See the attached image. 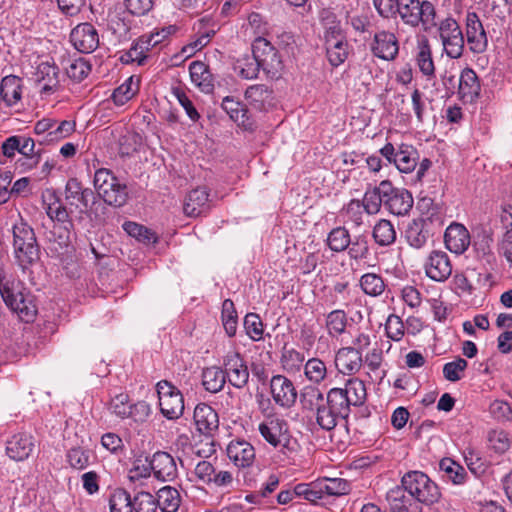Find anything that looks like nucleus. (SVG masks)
I'll return each mask as SVG.
<instances>
[{"label": "nucleus", "mask_w": 512, "mask_h": 512, "mask_svg": "<svg viewBox=\"0 0 512 512\" xmlns=\"http://www.w3.org/2000/svg\"><path fill=\"white\" fill-rule=\"evenodd\" d=\"M328 61L332 66L341 65L348 57V42L347 40L341 43H332L325 45Z\"/></svg>", "instance_id": "nucleus-56"}, {"label": "nucleus", "mask_w": 512, "mask_h": 512, "mask_svg": "<svg viewBox=\"0 0 512 512\" xmlns=\"http://www.w3.org/2000/svg\"><path fill=\"white\" fill-rule=\"evenodd\" d=\"M35 448V439L28 433H18L7 441L6 453L15 461L27 459Z\"/></svg>", "instance_id": "nucleus-21"}, {"label": "nucleus", "mask_w": 512, "mask_h": 512, "mask_svg": "<svg viewBox=\"0 0 512 512\" xmlns=\"http://www.w3.org/2000/svg\"><path fill=\"white\" fill-rule=\"evenodd\" d=\"M326 401L342 419L346 420L349 417L352 405L348 403L347 395L341 388L330 389L327 393Z\"/></svg>", "instance_id": "nucleus-41"}, {"label": "nucleus", "mask_w": 512, "mask_h": 512, "mask_svg": "<svg viewBox=\"0 0 512 512\" xmlns=\"http://www.w3.org/2000/svg\"><path fill=\"white\" fill-rule=\"evenodd\" d=\"M158 509L157 498L150 492L139 491L133 498V511L156 512Z\"/></svg>", "instance_id": "nucleus-54"}, {"label": "nucleus", "mask_w": 512, "mask_h": 512, "mask_svg": "<svg viewBox=\"0 0 512 512\" xmlns=\"http://www.w3.org/2000/svg\"><path fill=\"white\" fill-rule=\"evenodd\" d=\"M222 322L227 335L234 336L237 329V313L234 303L230 299L224 300L222 304Z\"/></svg>", "instance_id": "nucleus-51"}, {"label": "nucleus", "mask_w": 512, "mask_h": 512, "mask_svg": "<svg viewBox=\"0 0 512 512\" xmlns=\"http://www.w3.org/2000/svg\"><path fill=\"white\" fill-rule=\"evenodd\" d=\"M230 461L239 468H246L253 464L255 459L254 447L245 440H232L226 449Z\"/></svg>", "instance_id": "nucleus-20"}, {"label": "nucleus", "mask_w": 512, "mask_h": 512, "mask_svg": "<svg viewBox=\"0 0 512 512\" xmlns=\"http://www.w3.org/2000/svg\"><path fill=\"white\" fill-rule=\"evenodd\" d=\"M56 203L58 205L56 214L53 215V221H57L65 225L63 232H60L58 239H54V241H56L61 247H63L67 246L70 242L69 231L71 228L74 227L73 219L70 217V214L73 213V210L72 208H69L70 210L68 211V207L63 205L60 199L58 198L56 199Z\"/></svg>", "instance_id": "nucleus-33"}, {"label": "nucleus", "mask_w": 512, "mask_h": 512, "mask_svg": "<svg viewBox=\"0 0 512 512\" xmlns=\"http://www.w3.org/2000/svg\"><path fill=\"white\" fill-rule=\"evenodd\" d=\"M94 187L105 203L114 207H122L128 200V190L114 174L106 168H100L94 175Z\"/></svg>", "instance_id": "nucleus-4"}, {"label": "nucleus", "mask_w": 512, "mask_h": 512, "mask_svg": "<svg viewBox=\"0 0 512 512\" xmlns=\"http://www.w3.org/2000/svg\"><path fill=\"white\" fill-rule=\"evenodd\" d=\"M323 500L329 497H340L351 491V484L343 478L323 477L318 479Z\"/></svg>", "instance_id": "nucleus-32"}, {"label": "nucleus", "mask_w": 512, "mask_h": 512, "mask_svg": "<svg viewBox=\"0 0 512 512\" xmlns=\"http://www.w3.org/2000/svg\"><path fill=\"white\" fill-rule=\"evenodd\" d=\"M194 421L201 433L210 434L218 429L219 419L216 411L205 403L198 404L194 409Z\"/></svg>", "instance_id": "nucleus-26"}, {"label": "nucleus", "mask_w": 512, "mask_h": 512, "mask_svg": "<svg viewBox=\"0 0 512 512\" xmlns=\"http://www.w3.org/2000/svg\"><path fill=\"white\" fill-rule=\"evenodd\" d=\"M221 107L236 123L244 124L248 119V111L245 105L234 100L232 97H225L222 101Z\"/></svg>", "instance_id": "nucleus-50"}, {"label": "nucleus", "mask_w": 512, "mask_h": 512, "mask_svg": "<svg viewBox=\"0 0 512 512\" xmlns=\"http://www.w3.org/2000/svg\"><path fill=\"white\" fill-rule=\"evenodd\" d=\"M361 352L352 347H343L338 350L335 356V366L338 371L345 375L357 373L362 367Z\"/></svg>", "instance_id": "nucleus-23"}, {"label": "nucleus", "mask_w": 512, "mask_h": 512, "mask_svg": "<svg viewBox=\"0 0 512 512\" xmlns=\"http://www.w3.org/2000/svg\"><path fill=\"white\" fill-rule=\"evenodd\" d=\"M372 51L378 58L393 60L398 54L399 45L394 33L380 31L374 35Z\"/></svg>", "instance_id": "nucleus-24"}, {"label": "nucleus", "mask_w": 512, "mask_h": 512, "mask_svg": "<svg viewBox=\"0 0 512 512\" xmlns=\"http://www.w3.org/2000/svg\"><path fill=\"white\" fill-rule=\"evenodd\" d=\"M401 484L407 493L418 501L419 505H433L441 497L437 484L421 471L407 472L402 477Z\"/></svg>", "instance_id": "nucleus-5"}, {"label": "nucleus", "mask_w": 512, "mask_h": 512, "mask_svg": "<svg viewBox=\"0 0 512 512\" xmlns=\"http://www.w3.org/2000/svg\"><path fill=\"white\" fill-rule=\"evenodd\" d=\"M351 243V236L345 227H336L330 231L327 244L333 252L345 251Z\"/></svg>", "instance_id": "nucleus-47"}, {"label": "nucleus", "mask_w": 512, "mask_h": 512, "mask_svg": "<svg viewBox=\"0 0 512 512\" xmlns=\"http://www.w3.org/2000/svg\"><path fill=\"white\" fill-rule=\"evenodd\" d=\"M123 228L128 235L146 245L155 244L158 241L157 235L152 230L138 223L128 221L124 223Z\"/></svg>", "instance_id": "nucleus-48"}, {"label": "nucleus", "mask_w": 512, "mask_h": 512, "mask_svg": "<svg viewBox=\"0 0 512 512\" xmlns=\"http://www.w3.org/2000/svg\"><path fill=\"white\" fill-rule=\"evenodd\" d=\"M158 508L162 512H176L181 504L179 491L172 486H164L157 492Z\"/></svg>", "instance_id": "nucleus-36"}, {"label": "nucleus", "mask_w": 512, "mask_h": 512, "mask_svg": "<svg viewBox=\"0 0 512 512\" xmlns=\"http://www.w3.org/2000/svg\"><path fill=\"white\" fill-rule=\"evenodd\" d=\"M439 31L446 54L452 59L461 57L464 49V36L458 23L452 18H447L441 22Z\"/></svg>", "instance_id": "nucleus-9"}, {"label": "nucleus", "mask_w": 512, "mask_h": 512, "mask_svg": "<svg viewBox=\"0 0 512 512\" xmlns=\"http://www.w3.org/2000/svg\"><path fill=\"white\" fill-rule=\"evenodd\" d=\"M0 93L7 107L16 104L21 99V79L14 75L5 76L1 80Z\"/></svg>", "instance_id": "nucleus-34"}, {"label": "nucleus", "mask_w": 512, "mask_h": 512, "mask_svg": "<svg viewBox=\"0 0 512 512\" xmlns=\"http://www.w3.org/2000/svg\"><path fill=\"white\" fill-rule=\"evenodd\" d=\"M341 389L347 395L348 403L353 407L362 406L367 399L365 383L358 378L349 379Z\"/></svg>", "instance_id": "nucleus-40"}, {"label": "nucleus", "mask_w": 512, "mask_h": 512, "mask_svg": "<svg viewBox=\"0 0 512 512\" xmlns=\"http://www.w3.org/2000/svg\"><path fill=\"white\" fill-rule=\"evenodd\" d=\"M192 82L203 92L209 93L213 90V78L209 67L201 61H193L189 66Z\"/></svg>", "instance_id": "nucleus-30"}, {"label": "nucleus", "mask_w": 512, "mask_h": 512, "mask_svg": "<svg viewBox=\"0 0 512 512\" xmlns=\"http://www.w3.org/2000/svg\"><path fill=\"white\" fill-rule=\"evenodd\" d=\"M481 85L476 72L471 68L462 70L458 80V96L463 103H473L480 95Z\"/></svg>", "instance_id": "nucleus-19"}, {"label": "nucleus", "mask_w": 512, "mask_h": 512, "mask_svg": "<svg viewBox=\"0 0 512 512\" xmlns=\"http://www.w3.org/2000/svg\"><path fill=\"white\" fill-rule=\"evenodd\" d=\"M13 254L17 264L24 270L40 259V247L34 229L21 220L12 227Z\"/></svg>", "instance_id": "nucleus-3"}, {"label": "nucleus", "mask_w": 512, "mask_h": 512, "mask_svg": "<svg viewBox=\"0 0 512 512\" xmlns=\"http://www.w3.org/2000/svg\"><path fill=\"white\" fill-rule=\"evenodd\" d=\"M468 363L465 359L458 357L452 362H448L443 367V375L446 380L451 382L459 381L463 377Z\"/></svg>", "instance_id": "nucleus-58"}, {"label": "nucleus", "mask_w": 512, "mask_h": 512, "mask_svg": "<svg viewBox=\"0 0 512 512\" xmlns=\"http://www.w3.org/2000/svg\"><path fill=\"white\" fill-rule=\"evenodd\" d=\"M137 91L138 83H134L133 77H130L114 90L112 100L118 106L124 105L137 93Z\"/></svg>", "instance_id": "nucleus-53"}, {"label": "nucleus", "mask_w": 512, "mask_h": 512, "mask_svg": "<svg viewBox=\"0 0 512 512\" xmlns=\"http://www.w3.org/2000/svg\"><path fill=\"white\" fill-rule=\"evenodd\" d=\"M94 198V192L89 188H83L76 178H70L65 186V200L69 208L79 207V204L87 208L89 198Z\"/></svg>", "instance_id": "nucleus-25"}, {"label": "nucleus", "mask_w": 512, "mask_h": 512, "mask_svg": "<svg viewBox=\"0 0 512 512\" xmlns=\"http://www.w3.org/2000/svg\"><path fill=\"white\" fill-rule=\"evenodd\" d=\"M347 316L343 310H334L327 315L326 326L332 336H337L345 331Z\"/></svg>", "instance_id": "nucleus-57"}, {"label": "nucleus", "mask_w": 512, "mask_h": 512, "mask_svg": "<svg viewBox=\"0 0 512 512\" xmlns=\"http://www.w3.org/2000/svg\"><path fill=\"white\" fill-rule=\"evenodd\" d=\"M226 381L237 388H244L249 381V370L242 355L237 351H230L223 360Z\"/></svg>", "instance_id": "nucleus-10"}, {"label": "nucleus", "mask_w": 512, "mask_h": 512, "mask_svg": "<svg viewBox=\"0 0 512 512\" xmlns=\"http://www.w3.org/2000/svg\"><path fill=\"white\" fill-rule=\"evenodd\" d=\"M111 512H133V499L123 488L115 489L109 499Z\"/></svg>", "instance_id": "nucleus-46"}, {"label": "nucleus", "mask_w": 512, "mask_h": 512, "mask_svg": "<svg viewBox=\"0 0 512 512\" xmlns=\"http://www.w3.org/2000/svg\"><path fill=\"white\" fill-rule=\"evenodd\" d=\"M67 461L72 468L82 470L90 461V453L80 447L72 448L67 453Z\"/></svg>", "instance_id": "nucleus-64"}, {"label": "nucleus", "mask_w": 512, "mask_h": 512, "mask_svg": "<svg viewBox=\"0 0 512 512\" xmlns=\"http://www.w3.org/2000/svg\"><path fill=\"white\" fill-rule=\"evenodd\" d=\"M388 180H383L378 186L367 190L364 194L362 204L364 211L369 215L377 214L381 206H384V198L387 196Z\"/></svg>", "instance_id": "nucleus-28"}, {"label": "nucleus", "mask_w": 512, "mask_h": 512, "mask_svg": "<svg viewBox=\"0 0 512 512\" xmlns=\"http://www.w3.org/2000/svg\"><path fill=\"white\" fill-rule=\"evenodd\" d=\"M327 374L325 363L319 358H311L305 364V376L313 383L322 382Z\"/></svg>", "instance_id": "nucleus-55"}, {"label": "nucleus", "mask_w": 512, "mask_h": 512, "mask_svg": "<svg viewBox=\"0 0 512 512\" xmlns=\"http://www.w3.org/2000/svg\"><path fill=\"white\" fill-rule=\"evenodd\" d=\"M443 218V211L439 209L434 212H429L427 215H420L415 219L434 235L443 226Z\"/></svg>", "instance_id": "nucleus-62"}, {"label": "nucleus", "mask_w": 512, "mask_h": 512, "mask_svg": "<svg viewBox=\"0 0 512 512\" xmlns=\"http://www.w3.org/2000/svg\"><path fill=\"white\" fill-rule=\"evenodd\" d=\"M439 468L444 472L447 479L455 485H461L466 480L467 472L465 468L451 458H443L439 463Z\"/></svg>", "instance_id": "nucleus-44"}, {"label": "nucleus", "mask_w": 512, "mask_h": 512, "mask_svg": "<svg viewBox=\"0 0 512 512\" xmlns=\"http://www.w3.org/2000/svg\"><path fill=\"white\" fill-rule=\"evenodd\" d=\"M373 238L380 246H389L396 241V230L386 219L379 220L373 229Z\"/></svg>", "instance_id": "nucleus-43"}, {"label": "nucleus", "mask_w": 512, "mask_h": 512, "mask_svg": "<svg viewBox=\"0 0 512 512\" xmlns=\"http://www.w3.org/2000/svg\"><path fill=\"white\" fill-rule=\"evenodd\" d=\"M296 497L303 498L312 504H323L320 485L318 479L310 483H299L295 486Z\"/></svg>", "instance_id": "nucleus-45"}, {"label": "nucleus", "mask_w": 512, "mask_h": 512, "mask_svg": "<svg viewBox=\"0 0 512 512\" xmlns=\"http://www.w3.org/2000/svg\"><path fill=\"white\" fill-rule=\"evenodd\" d=\"M433 236L423 224H420L416 219H413L405 230V238L408 244L416 249H420L425 246L428 239Z\"/></svg>", "instance_id": "nucleus-37"}, {"label": "nucleus", "mask_w": 512, "mask_h": 512, "mask_svg": "<svg viewBox=\"0 0 512 512\" xmlns=\"http://www.w3.org/2000/svg\"><path fill=\"white\" fill-rule=\"evenodd\" d=\"M412 194L406 189L395 188L388 181L387 196L384 198V207L393 215L403 216L413 207Z\"/></svg>", "instance_id": "nucleus-12"}, {"label": "nucleus", "mask_w": 512, "mask_h": 512, "mask_svg": "<svg viewBox=\"0 0 512 512\" xmlns=\"http://www.w3.org/2000/svg\"><path fill=\"white\" fill-rule=\"evenodd\" d=\"M65 70L70 79L81 82L88 76L91 71V66L86 59L78 57L76 59H68Z\"/></svg>", "instance_id": "nucleus-49"}, {"label": "nucleus", "mask_w": 512, "mask_h": 512, "mask_svg": "<svg viewBox=\"0 0 512 512\" xmlns=\"http://www.w3.org/2000/svg\"><path fill=\"white\" fill-rule=\"evenodd\" d=\"M129 397L125 393L116 395L110 403V409L116 416L124 419L132 415L133 406L128 403Z\"/></svg>", "instance_id": "nucleus-61"}, {"label": "nucleus", "mask_w": 512, "mask_h": 512, "mask_svg": "<svg viewBox=\"0 0 512 512\" xmlns=\"http://www.w3.org/2000/svg\"><path fill=\"white\" fill-rule=\"evenodd\" d=\"M153 476L162 482H171L178 477V468L174 457L165 451H157L150 458Z\"/></svg>", "instance_id": "nucleus-14"}, {"label": "nucleus", "mask_w": 512, "mask_h": 512, "mask_svg": "<svg viewBox=\"0 0 512 512\" xmlns=\"http://www.w3.org/2000/svg\"><path fill=\"white\" fill-rule=\"evenodd\" d=\"M470 240V234L466 227L456 222L450 224L444 234L446 248L458 255L468 249Z\"/></svg>", "instance_id": "nucleus-18"}, {"label": "nucleus", "mask_w": 512, "mask_h": 512, "mask_svg": "<svg viewBox=\"0 0 512 512\" xmlns=\"http://www.w3.org/2000/svg\"><path fill=\"white\" fill-rule=\"evenodd\" d=\"M270 392L274 402L284 409L293 407L298 396L293 382L280 374L274 375L271 378Z\"/></svg>", "instance_id": "nucleus-11"}, {"label": "nucleus", "mask_w": 512, "mask_h": 512, "mask_svg": "<svg viewBox=\"0 0 512 512\" xmlns=\"http://www.w3.org/2000/svg\"><path fill=\"white\" fill-rule=\"evenodd\" d=\"M0 294L5 304L19 318L27 323L32 322L37 314L35 298L24 286V283L12 274L0 269Z\"/></svg>", "instance_id": "nucleus-2"}, {"label": "nucleus", "mask_w": 512, "mask_h": 512, "mask_svg": "<svg viewBox=\"0 0 512 512\" xmlns=\"http://www.w3.org/2000/svg\"><path fill=\"white\" fill-rule=\"evenodd\" d=\"M418 159L419 154L413 146L401 145L394 159V164L400 172L410 173L417 166Z\"/></svg>", "instance_id": "nucleus-35"}, {"label": "nucleus", "mask_w": 512, "mask_h": 512, "mask_svg": "<svg viewBox=\"0 0 512 512\" xmlns=\"http://www.w3.org/2000/svg\"><path fill=\"white\" fill-rule=\"evenodd\" d=\"M252 56L266 74L275 75L282 68V61L275 47L265 38L257 37L252 43Z\"/></svg>", "instance_id": "nucleus-8"}, {"label": "nucleus", "mask_w": 512, "mask_h": 512, "mask_svg": "<svg viewBox=\"0 0 512 512\" xmlns=\"http://www.w3.org/2000/svg\"><path fill=\"white\" fill-rule=\"evenodd\" d=\"M386 500L392 512H422V506L407 493L402 484L390 489L387 492Z\"/></svg>", "instance_id": "nucleus-16"}, {"label": "nucleus", "mask_w": 512, "mask_h": 512, "mask_svg": "<svg viewBox=\"0 0 512 512\" xmlns=\"http://www.w3.org/2000/svg\"><path fill=\"white\" fill-rule=\"evenodd\" d=\"M238 74L245 79H254L258 76L259 70L262 66L252 57H246L237 61L235 67Z\"/></svg>", "instance_id": "nucleus-59"}, {"label": "nucleus", "mask_w": 512, "mask_h": 512, "mask_svg": "<svg viewBox=\"0 0 512 512\" xmlns=\"http://www.w3.org/2000/svg\"><path fill=\"white\" fill-rule=\"evenodd\" d=\"M360 286L363 292L370 296H378L385 289L382 277L375 273L364 274L360 279Z\"/></svg>", "instance_id": "nucleus-52"}, {"label": "nucleus", "mask_w": 512, "mask_h": 512, "mask_svg": "<svg viewBox=\"0 0 512 512\" xmlns=\"http://www.w3.org/2000/svg\"><path fill=\"white\" fill-rule=\"evenodd\" d=\"M259 433L274 448L290 449L291 435L286 420L276 416H269L259 424Z\"/></svg>", "instance_id": "nucleus-7"}, {"label": "nucleus", "mask_w": 512, "mask_h": 512, "mask_svg": "<svg viewBox=\"0 0 512 512\" xmlns=\"http://www.w3.org/2000/svg\"><path fill=\"white\" fill-rule=\"evenodd\" d=\"M245 98L257 110H265L272 105L273 91L264 84L249 86L245 91Z\"/></svg>", "instance_id": "nucleus-29"}, {"label": "nucleus", "mask_w": 512, "mask_h": 512, "mask_svg": "<svg viewBox=\"0 0 512 512\" xmlns=\"http://www.w3.org/2000/svg\"><path fill=\"white\" fill-rule=\"evenodd\" d=\"M160 411L167 419L174 420L182 416L184 398L180 390L167 380L156 384Z\"/></svg>", "instance_id": "nucleus-6"}, {"label": "nucleus", "mask_w": 512, "mask_h": 512, "mask_svg": "<svg viewBox=\"0 0 512 512\" xmlns=\"http://www.w3.org/2000/svg\"><path fill=\"white\" fill-rule=\"evenodd\" d=\"M244 328L248 336L258 341L263 335V324L260 317L255 313H248L244 318Z\"/></svg>", "instance_id": "nucleus-63"}, {"label": "nucleus", "mask_w": 512, "mask_h": 512, "mask_svg": "<svg viewBox=\"0 0 512 512\" xmlns=\"http://www.w3.org/2000/svg\"><path fill=\"white\" fill-rule=\"evenodd\" d=\"M341 416L326 402L317 405L316 423L325 431L333 430Z\"/></svg>", "instance_id": "nucleus-42"}, {"label": "nucleus", "mask_w": 512, "mask_h": 512, "mask_svg": "<svg viewBox=\"0 0 512 512\" xmlns=\"http://www.w3.org/2000/svg\"><path fill=\"white\" fill-rule=\"evenodd\" d=\"M226 383V374L220 367L212 366L203 369L202 385L211 393L221 391Z\"/></svg>", "instance_id": "nucleus-38"}, {"label": "nucleus", "mask_w": 512, "mask_h": 512, "mask_svg": "<svg viewBox=\"0 0 512 512\" xmlns=\"http://www.w3.org/2000/svg\"><path fill=\"white\" fill-rule=\"evenodd\" d=\"M304 354L293 349H287L286 347L283 348L282 356H281V363L283 367L288 371H297L300 369L303 361H304Z\"/></svg>", "instance_id": "nucleus-60"}, {"label": "nucleus", "mask_w": 512, "mask_h": 512, "mask_svg": "<svg viewBox=\"0 0 512 512\" xmlns=\"http://www.w3.org/2000/svg\"><path fill=\"white\" fill-rule=\"evenodd\" d=\"M378 13L386 18L399 15L402 21L412 27L422 24L424 30L436 25V12L429 1L419 0H373Z\"/></svg>", "instance_id": "nucleus-1"}, {"label": "nucleus", "mask_w": 512, "mask_h": 512, "mask_svg": "<svg viewBox=\"0 0 512 512\" xmlns=\"http://www.w3.org/2000/svg\"><path fill=\"white\" fill-rule=\"evenodd\" d=\"M426 275L437 282L447 280L452 273L450 259L445 252L432 251L425 264Z\"/></svg>", "instance_id": "nucleus-17"}, {"label": "nucleus", "mask_w": 512, "mask_h": 512, "mask_svg": "<svg viewBox=\"0 0 512 512\" xmlns=\"http://www.w3.org/2000/svg\"><path fill=\"white\" fill-rule=\"evenodd\" d=\"M417 65L420 71L427 77L435 74V66L432 59L431 48L426 37H422L418 41V52L416 56Z\"/></svg>", "instance_id": "nucleus-39"}, {"label": "nucleus", "mask_w": 512, "mask_h": 512, "mask_svg": "<svg viewBox=\"0 0 512 512\" xmlns=\"http://www.w3.org/2000/svg\"><path fill=\"white\" fill-rule=\"evenodd\" d=\"M466 40L473 53H483L488 45V38L482 22L475 12L466 16Z\"/></svg>", "instance_id": "nucleus-15"}, {"label": "nucleus", "mask_w": 512, "mask_h": 512, "mask_svg": "<svg viewBox=\"0 0 512 512\" xmlns=\"http://www.w3.org/2000/svg\"><path fill=\"white\" fill-rule=\"evenodd\" d=\"M70 39L73 46L82 53H91L99 46L97 29L91 23H80L72 29Z\"/></svg>", "instance_id": "nucleus-13"}, {"label": "nucleus", "mask_w": 512, "mask_h": 512, "mask_svg": "<svg viewBox=\"0 0 512 512\" xmlns=\"http://www.w3.org/2000/svg\"><path fill=\"white\" fill-rule=\"evenodd\" d=\"M209 209V192L206 187H198L187 194L183 205L185 215L198 217Z\"/></svg>", "instance_id": "nucleus-22"}, {"label": "nucleus", "mask_w": 512, "mask_h": 512, "mask_svg": "<svg viewBox=\"0 0 512 512\" xmlns=\"http://www.w3.org/2000/svg\"><path fill=\"white\" fill-rule=\"evenodd\" d=\"M18 152L22 155L16 164L24 170L36 167L41 160V150H35V142L30 137L19 136Z\"/></svg>", "instance_id": "nucleus-27"}, {"label": "nucleus", "mask_w": 512, "mask_h": 512, "mask_svg": "<svg viewBox=\"0 0 512 512\" xmlns=\"http://www.w3.org/2000/svg\"><path fill=\"white\" fill-rule=\"evenodd\" d=\"M38 82L42 83L41 91L51 93L59 86V69L54 64L42 62L37 67Z\"/></svg>", "instance_id": "nucleus-31"}]
</instances>
